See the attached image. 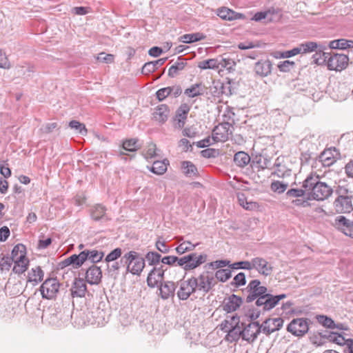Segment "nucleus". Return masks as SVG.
Instances as JSON below:
<instances>
[{
	"label": "nucleus",
	"instance_id": "f257e3e1",
	"mask_svg": "<svg viewBox=\"0 0 353 353\" xmlns=\"http://www.w3.org/2000/svg\"><path fill=\"white\" fill-rule=\"evenodd\" d=\"M248 293L246 302L250 303L256 300L255 305L258 307H262L263 311H269L274 308L279 302L286 297V294H281L274 296L267 292L265 286L261 285L258 279L251 281L246 288Z\"/></svg>",
	"mask_w": 353,
	"mask_h": 353
},
{
	"label": "nucleus",
	"instance_id": "f03ea898",
	"mask_svg": "<svg viewBox=\"0 0 353 353\" xmlns=\"http://www.w3.org/2000/svg\"><path fill=\"white\" fill-rule=\"evenodd\" d=\"M303 188L307 190V199L324 200L331 194V188L325 183L320 182L317 176H308Z\"/></svg>",
	"mask_w": 353,
	"mask_h": 353
},
{
	"label": "nucleus",
	"instance_id": "7ed1b4c3",
	"mask_svg": "<svg viewBox=\"0 0 353 353\" xmlns=\"http://www.w3.org/2000/svg\"><path fill=\"white\" fill-rule=\"evenodd\" d=\"M121 263L126 265L127 271L134 275H140L145 267V260L135 251H130L121 259Z\"/></svg>",
	"mask_w": 353,
	"mask_h": 353
},
{
	"label": "nucleus",
	"instance_id": "20e7f679",
	"mask_svg": "<svg viewBox=\"0 0 353 353\" xmlns=\"http://www.w3.org/2000/svg\"><path fill=\"white\" fill-rule=\"evenodd\" d=\"M205 253L190 252L181 256V268L185 272L194 270L207 261Z\"/></svg>",
	"mask_w": 353,
	"mask_h": 353
},
{
	"label": "nucleus",
	"instance_id": "39448f33",
	"mask_svg": "<svg viewBox=\"0 0 353 353\" xmlns=\"http://www.w3.org/2000/svg\"><path fill=\"white\" fill-rule=\"evenodd\" d=\"M197 291L209 292L216 284L214 275L210 272H203L198 276H192Z\"/></svg>",
	"mask_w": 353,
	"mask_h": 353
},
{
	"label": "nucleus",
	"instance_id": "423d86ee",
	"mask_svg": "<svg viewBox=\"0 0 353 353\" xmlns=\"http://www.w3.org/2000/svg\"><path fill=\"white\" fill-rule=\"evenodd\" d=\"M339 194L338 198L334 201V205L337 213H349L352 210L351 197L346 195L347 190L345 188H340L336 190Z\"/></svg>",
	"mask_w": 353,
	"mask_h": 353
},
{
	"label": "nucleus",
	"instance_id": "0eeeda50",
	"mask_svg": "<svg viewBox=\"0 0 353 353\" xmlns=\"http://www.w3.org/2000/svg\"><path fill=\"white\" fill-rule=\"evenodd\" d=\"M178 284L179 288L176 294L180 300H187L197 291L192 276L186 280H181Z\"/></svg>",
	"mask_w": 353,
	"mask_h": 353
},
{
	"label": "nucleus",
	"instance_id": "6e6552de",
	"mask_svg": "<svg viewBox=\"0 0 353 353\" xmlns=\"http://www.w3.org/2000/svg\"><path fill=\"white\" fill-rule=\"evenodd\" d=\"M59 283L57 279L50 278L46 279L40 287V292L43 299H52L54 298L59 292Z\"/></svg>",
	"mask_w": 353,
	"mask_h": 353
},
{
	"label": "nucleus",
	"instance_id": "1a4fd4ad",
	"mask_svg": "<svg viewBox=\"0 0 353 353\" xmlns=\"http://www.w3.org/2000/svg\"><path fill=\"white\" fill-rule=\"evenodd\" d=\"M251 270H255L260 274L268 276L272 274L274 268L264 258L256 256L252 259Z\"/></svg>",
	"mask_w": 353,
	"mask_h": 353
},
{
	"label": "nucleus",
	"instance_id": "9d476101",
	"mask_svg": "<svg viewBox=\"0 0 353 353\" xmlns=\"http://www.w3.org/2000/svg\"><path fill=\"white\" fill-rule=\"evenodd\" d=\"M347 330V325L342 323L336 324L334 321H332V343L339 345H346L347 346V342L351 339H346V334L343 332Z\"/></svg>",
	"mask_w": 353,
	"mask_h": 353
},
{
	"label": "nucleus",
	"instance_id": "9b49d317",
	"mask_svg": "<svg viewBox=\"0 0 353 353\" xmlns=\"http://www.w3.org/2000/svg\"><path fill=\"white\" fill-rule=\"evenodd\" d=\"M261 332L260 323L257 321L252 322L242 329V339L248 343H252Z\"/></svg>",
	"mask_w": 353,
	"mask_h": 353
},
{
	"label": "nucleus",
	"instance_id": "f8f14e48",
	"mask_svg": "<svg viewBox=\"0 0 353 353\" xmlns=\"http://www.w3.org/2000/svg\"><path fill=\"white\" fill-rule=\"evenodd\" d=\"M44 276V272L41 270V267L37 266L32 268L28 272L27 276V283L24 289L23 292L26 293L28 291L30 286L31 290L40 283Z\"/></svg>",
	"mask_w": 353,
	"mask_h": 353
},
{
	"label": "nucleus",
	"instance_id": "ddd939ff",
	"mask_svg": "<svg viewBox=\"0 0 353 353\" xmlns=\"http://www.w3.org/2000/svg\"><path fill=\"white\" fill-rule=\"evenodd\" d=\"M309 329L307 321L303 318L293 319L288 325L287 330L295 336H303Z\"/></svg>",
	"mask_w": 353,
	"mask_h": 353
},
{
	"label": "nucleus",
	"instance_id": "4468645a",
	"mask_svg": "<svg viewBox=\"0 0 353 353\" xmlns=\"http://www.w3.org/2000/svg\"><path fill=\"white\" fill-rule=\"evenodd\" d=\"M283 324V320L281 318L268 319L260 324L261 332L268 336L275 331L279 330Z\"/></svg>",
	"mask_w": 353,
	"mask_h": 353
},
{
	"label": "nucleus",
	"instance_id": "2eb2a0df",
	"mask_svg": "<svg viewBox=\"0 0 353 353\" xmlns=\"http://www.w3.org/2000/svg\"><path fill=\"white\" fill-rule=\"evenodd\" d=\"M230 125L223 123L216 125L212 131V139L214 142H224L228 139Z\"/></svg>",
	"mask_w": 353,
	"mask_h": 353
},
{
	"label": "nucleus",
	"instance_id": "dca6fc26",
	"mask_svg": "<svg viewBox=\"0 0 353 353\" xmlns=\"http://www.w3.org/2000/svg\"><path fill=\"white\" fill-rule=\"evenodd\" d=\"M163 266L159 268H154L148 274L147 277V283L149 287L154 288L159 283H161L163 279L164 272Z\"/></svg>",
	"mask_w": 353,
	"mask_h": 353
},
{
	"label": "nucleus",
	"instance_id": "f3484780",
	"mask_svg": "<svg viewBox=\"0 0 353 353\" xmlns=\"http://www.w3.org/2000/svg\"><path fill=\"white\" fill-rule=\"evenodd\" d=\"M232 321H234V325L228 330L225 336V340L230 343L237 341L240 337L242 338V327L239 325L240 316L236 314L233 315Z\"/></svg>",
	"mask_w": 353,
	"mask_h": 353
},
{
	"label": "nucleus",
	"instance_id": "a211bd4d",
	"mask_svg": "<svg viewBox=\"0 0 353 353\" xmlns=\"http://www.w3.org/2000/svg\"><path fill=\"white\" fill-rule=\"evenodd\" d=\"M243 303V299L241 297L232 294L228 298L225 299L223 303V310L228 312H233L237 310Z\"/></svg>",
	"mask_w": 353,
	"mask_h": 353
},
{
	"label": "nucleus",
	"instance_id": "6ab92c4d",
	"mask_svg": "<svg viewBox=\"0 0 353 353\" xmlns=\"http://www.w3.org/2000/svg\"><path fill=\"white\" fill-rule=\"evenodd\" d=\"M348 64L349 57L347 55L332 52V70L341 72L345 70Z\"/></svg>",
	"mask_w": 353,
	"mask_h": 353
},
{
	"label": "nucleus",
	"instance_id": "aec40b11",
	"mask_svg": "<svg viewBox=\"0 0 353 353\" xmlns=\"http://www.w3.org/2000/svg\"><path fill=\"white\" fill-rule=\"evenodd\" d=\"M102 271L95 265H91L85 272L86 281L90 285H97L101 282Z\"/></svg>",
	"mask_w": 353,
	"mask_h": 353
},
{
	"label": "nucleus",
	"instance_id": "412c9836",
	"mask_svg": "<svg viewBox=\"0 0 353 353\" xmlns=\"http://www.w3.org/2000/svg\"><path fill=\"white\" fill-rule=\"evenodd\" d=\"M190 110V106L187 103H182L177 109L174 120L178 128H182L184 126Z\"/></svg>",
	"mask_w": 353,
	"mask_h": 353
},
{
	"label": "nucleus",
	"instance_id": "4be33fe9",
	"mask_svg": "<svg viewBox=\"0 0 353 353\" xmlns=\"http://www.w3.org/2000/svg\"><path fill=\"white\" fill-rule=\"evenodd\" d=\"M85 261H87V255L82 251L79 254H72L65 259L63 261V264L65 266L72 265L74 268H78L81 267Z\"/></svg>",
	"mask_w": 353,
	"mask_h": 353
},
{
	"label": "nucleus",
	"instance_id": "5701e85b",
	"mask_svg": "<svg viewBox=\"0 0 353 353\" xmlns=\"http://www.w3.org/2000/svg\"><path fill=\"white\" fill-rule=\"evenodd\" d=\"M272 67L270 60H260L255 63L254 72L261 77H268L271 73Z\"/></svg>",
	"mask_w": 353,
	"mask_h": 353
},
{
	"label": "nucleus",
	"instance_id": "b1692460",
	"mask_svg": "<svg viewBox=\"0 0 353 353\" xmlns=\"http://www.w3.org/2000/svg\"><path fill=\"white\" fill-rule=\"evenodd\" d=\"M313 61L317 65L326 64L327 69L331 70V56L329 53H325L320 46L312 57Z\"/></svg>",
	"mask_w": 353,
	"mask_h": 353
},
{
	"label": "nucleus",
	"instance_id": "393cba45",
	"mask_svg": "<svg viewBox=\"0 0 353 353\" xmlns=\"http://www.w3.org/2000/svg\"><path fill=\"white\" fill-rule=\"evenodd\" d=\"M87 291V287L83 279H75L71 288V294L73 297H83Z\"/></svg>",
	"mask_w": 353,
	"mask_h": 353
},
{
	"label": "nucleus",
	"instance_id": "a878e982",
	"mask_svg": "<svg viewBox=\"0 0 353 353\" xmlns=\"http://www.w3.org/2000/svg\"><path fill=\"white\" fill-rule=\"evenodd\" d=\"M217 15L222 19L228 21H232L244 17L242 14L235 12L234 11L225 7L218 10Z\"/></svg>",
	"mask_w": 353,
	"mask_h": 353
},
{
	"label": "nucleus",
	"instance_id": "bb28decb",
	"mask_svg": "<svg viewBox=\"0 0 353 353\" xmlns=\"http://www.w3.org/2000/svg\"><path fill=\"white\" fill-rule=\"evenodd\" d=\"M170 110L167 105L161 104L157 107L153 113V117L156 121L163 123L168 118Z\"/></svg>",
	"mask_w": 353,
	"mask_h": 353
},
{
	"label": "nucleus",
	"instance_id": "cd10ccee",
	"mask_svg": "<svg viewBox=\"0 0 353 353\" xmlns=\"http://www.w3.org/2000/svg\"><path fill=\"white\" fill-rule=\"evenodd\" d=\"M187 62L185 59L179 57L178 61L175 62L168 70V76L174 78L179 74L180 72L184 70Z\"/></svg>",
	"mask_w": 353,
	"mask_h": 353
},
{
	"label": "nucleus",
	"instance_id": "c85d7f7f",
	"mask_svg": "<svg viewBox=\"0 0 353 353\" xmlns=\"http://www.w3.org/2000/svg\"><path fill=\"white\" fill-rule=\"evenodd\" d=\"M106 208L101 205V204H96L94 205L90 212L91 216L94 221H99V220H108L107 218L106 214Z\"/></svg>",
	"mask_w": 353,
	"mask_h": 353
},
{
	"label": "nucleus",
	"instance_id": "c756f323",
	"mask_svg": "<svg viewBox=\"0 0 353 353\" xmlns=\"http://www.w3.org/2000/svg\"><path fill=\"white\" fill-rule=\"evenodd\" d=\"M176 289L175 283L172 281L165 282L163 285H161L160 293L163 299H168L173 296Z\"/></svg>",
	"mask_w": 353,
	"mask_h": 353
},
{
	"label": "nucleus",
	"instance_id": "7c9ffc66",
	"mask_svg": "<svg viewBox=\"0 0 353 353\" xmlns=\"http://www.w3.org/2000/svg\"><path fill=\"white\" fill-rule=\"evenodd\" d=\"M12 261H21L26 259V249L23 244L16 245L11 252V256Z\"/></svg>",
	"mask_w": 353,
	"mask_h": 353
},
{
	"label": "nucleus",
	"instance_id": "2f4dec72",
	"mask_svg": "<svg viewBox=\"0 0 353 353\" xmlns=\"http://www.w3.org/2000/svg\"><path fill=\"white\" fill-rule=\"evenodd\" d=\"M234 161L238 167L244 168L250 163V157L246 152L239 151L234 154Z\"/></svg>",
	"mask_w": 353,
	"mask_h": 353
},
{
	"label": "nucleus",
	"instance_id": "473e14b6",
	"mask_svg": "<svg viewBox=\"0 0 353 353\" xmlns=\"http://www.w3.org/2000/svg\"><path fill=\"white\" fill-rule=\"evenodd\" d=\"M203 91L204 88L201 83H195L192 85L190 88L185 89L184 94L190 98H193L202 95L203 94Z\"/></svg>",
	"mask_w": 353,
	"mask_h": 353
},
{
	"label": "nucleus",
	"instance_id": "72a5a7b5",
	"mask_svg": "<svg viewBox=\"0 0 353 353\" xmlns=\"http://www.w3.org/2000/svg\"><path fill=\"white\" fill-rule=\"evenodd\" d=\"M353 48V41L340 39L332 40V50H346Z\"/></svg>",
	"mask_w": 353,
	"mask_h": 353
},
{
	"label": "nucleus",
	"instance_id": "f704fd0d",
	"mask_svg": "<svg viewBox=\"0 0 353 353\" xmlns=\"http://www.w3.org/2000/svg\"><path fill=\"white\" fill-rule=\"evenodd\" d=\"M83 252L87 255V260L90 261L93 263L101 261L104 256V252L102 251L85 250Z\"/></svg>",
	"mask_w": 353,
	"mask_h": 353
},
{
	"label": "nucleus",
	"instance_id": "c9c22d12",
	"mask_svg": "<svg viewBox=\"0 0 353 353\" xmlns=\"http://www.w3.org/2000/svg\"><path fill=\"white\" fill-rule=\"evenodd\" d=\"M198 67L202 70L219 69V62H218V59H210L203 60L199 62Z\"/></svg>",
	"mask_w": 353,
	"mask_h": 353
},
{
	"label": "nucleus",
	"instance_id": "e433bc0d",
	"mask_svg": "<svg viewBox=\"0 0 353 353\" xmlns=\"http://www.w3.org/2000/svg\"><path fill=\"white\" fill-rule=\"evenodd\" d=\"M12 263H14L12 271L15 274H19L26 271L29 264V260L28 259V258H26L21 261H13Z\"/></svg>",
	"mask_w": 353,
	"mask_h": 353
},
{
	"label": "nucleus",
	"instance_id": "4c0bfd02",
	"mask_svg": "<svg viewBox=\"0 0 353 353\" xmlns=\"http://www.w3.org/2000/svg\"><path fill=\"white\" fill-rule=\"evenodd\" d=\"M301 54H306L309 52H312L314 51H316V50L320 47V46L314 41H307L299 45Z\"/></svg>",
	"mask_w": 353,
	"mask_h": 353
},
{
	"label": "nucleus",
	"instance_id": "58836bf2",
	"mask_svg": "<svg viewBox=\"0 0 353 353\" xmlns=\"http://www.w3.org/2000/svg\"><path fill=\"white\" fill-rule=\"evenodd\" d=\"M197 244H192L190 241H183L176 248V252L179 255H182L187 252L193 251Z\"/></svg>",
	"mask_w": 353,
	"mask_h": 353
},
{
	"label": "nucleus",
	"instance_id": "ea45409f",
	"mask_svg": "<svg viewBox=\"0 0 353 353\" xmlns=\"http://www.w3.org/2000/svg\"><path fill=\"white\" fill-rule=\"evenodd\" d=\"M182 169L186 176H196L198 174L196 166L190 161H183Z\"/></svg>",
	"mask_w": 353,
	"mask_h": 353
},
{
	"label": "nucleus",
	"instance_id": "a19ab883",
	"mask_svg": "<svg viewBox=\"0 0 353 353\" xmlns=\"http://www.w3.org/2000/svg\"><path fill=\"white\" fill-rule=\"evenodd\" d=\"M232 276V272L228 269H220L216 271L214 274L215 280H218L221 282L227 281Z\"/></svg>",
	"mask_w": 353,
	"mask_h": 353
},
{
	"label": "nucleus",
	"instance_id": "79ce46f5",
	"mask_svg": "<svg viewBox=\"0 0 353 353\" xmlns=\"http://www.w3.org/2000/svg\"><path fill=\"white\" fill-rule=\"evenodd\" d=\"M274 167L276 168L273 174L276 175L278 177H284L286 174H290V170H287L285 166L281 165L280 159L277 158L275 163Z\"/></svg>",
	"mask_w": 353,
	"mask_h": 353
},
{
	"label": "nucleus",
	"instance_id": "37998d69",
	"mask_svg": "<svg viewBox=\"0 0 353 353\" xmlns=\"http://www.w3.org/2000/svg\"><path fill=\"white\" fill-rule=\"evenodd\" d=\"M150 170L154 174L159 175L163 174L167 170V163H165L164 161H156L153 163Z\"/></svg>",
	"mask_w": 353,
	"mask_h": 353
},
{
	"label": "nucleus",
	"instance_id": "c03bdc74",
	"mask_svg": "<svg viewBox=\"0 0 353 353\" xmlns=\"http://www.w3.org/2000/svg\"><path fill=\"white\" fill-rule=\"evenodd\" d=\"M305 195L307 196V190L304 188L303 189H298V188H292L289 190L286 194L285 196L287 199H292L294 198H299L304 196Z\"/></svg>",
	"mask_w": 353,
	"mask_h": 353
},
{
	"label": "nucleus",
	"instance_id": "a18cd8bd",
	"mask_svg": "<svg viewBox=\"0 0 353 353\" xmlns=\"http://www.w3.org/2000/svg\"><path fill=\"white\" fill-rule=\"evenodd\" d=\"M204 37L199 33L186 34L181 37V41L191 43L203 39Z\"/></svg>",
	"mask_w": 353,
	"mask_h": 353
},
{
	"label": "nucleus",
	"instance_id": "49530a36",
	"mask_svg": "<svg viewBox=\"0 0 353 353\" xmlns=\"http://www.w3.org/2000/svg\"><path fill=\"white\" fill-rule=\"evenodd\" d=\"M69 127L72 129L76 130L77 132L81 135L85 136L88 133V130L85 128V125L78 121H71L69 123Z\"/></svg>",
	"mask_w": 353,
	"mask_h": 353
},
{
	"label": "nucleus",
	"instance_id": "de8ad7c7",
	"mask_svg": "<svg viewBox=\"0 0 353 353\" xmlns=\"http://www.w3.org/2000/svg\"><path fill=\"white\" fill-rule=\"evenodd\" d=\"M145 259L150 265H155L161 261V256L156 252H148L145 255Z\"/></svg>",
	"mask_w": 353,
	"mask_h": 353
},
{
	"label": "nucleus",
	"instance_id": "09e8293b",
	"mask_svg": "<svg viewBox=\"0 0 353 353\" xmlns=\"http://www.w3.org/2000/svg\"><path fill=\"white\" fill-rule=\"evenodd\" d=\"M181 257L176 256H166L161 259V263L169 265L181 266Z\"/></svg>",
	"mask_w": 353,
	"mask_h": 353
},
{
	"label": "nucleus",
	"instance_id": "8fccbe9b",
	"mask_svg": "<svg viewBox=\"0 0 353 353\" xmlns=\"http://www.w3.org/2000/svg\"><path fill=\"white\" fill-rule=\"evenodd\" d=\"M138 140L136 139H130L125 140L123 143V148L125 150L129 151V152H134L136 151L139 148V145L137 144Z\"/></svg>",
	"mask_w": 353,
	"mask_h": 353
},
{
	"label": "nucleus",
	"instance_id": "3c124183",
	"mask_svg": "<svg viewBox=\"0 0 353 353\" xmlns=\"http://www.w3.org/2000/svg\"><path fill=\"white\" fill-rule=\"evenodd\" d=\"M318 335L319 336H316V338L319 341H314V343L317 344V345H322L326 343L327 341H331V331L330 330H325L323 332H319Z\"/></svg>",
	"mask_w": 353,
	"mask_h": 353
},
{
	"label": "nucleus",
	"instance_id": "603ef678",
	"mask_svg": "<svg viewBox=\"0 0 353 353\" xmlns=\"http://www.w3.org/2000/svg\"><path fill=\"white\" fill-rule=\"evenodd\" d=\"M288 187V184L279 181H273L271 183V190L279 194L284 192Z\"/></svg>",
	"mask_w": 353,
	"mask_h": 353
},
{
	"label": "nucleus",
	"instance_id": "864d4df0",
	"mask_svg": "<svg viewBox=\"0 0 353 353\" xmlns=\"http://www.w3.org/2000/svg\"><path fill=\"white\" fill-rule=\"evenodd\" d=\"M218 62H219V68H225L228 71L233 70L236 65L232 59L228 58H221L218 59Z\"/></svg>",
	"mask_w": 353,
	"mask_h": 353
},
{
	"label": "nucleus",
	"instance_id": "5fc2aeb1",
	"mask_svg": "<svg viewBox=\"0 0 353 353\" xmlns=\"http://www.w3.org/2000/svg\"><path fill=\"white\" fill-rule=\"evenodd\" d=\"M122 254L121 249L119 248H115L112 252H110L105 257V261L108 263L110 262L115 261L117 259H119Z\"/></svg>",
	"mask_w": 353,
	"mask_h": 353
},
{
	"label": "nucleus",
	"instance_id": "6e6d98bb",
	"mask_svg": "<svg viewBox=\"0 0 353 353\" xmlns=\"http://www.w3.org/2000/svg\"><path fill=\"white\" fill-rule=\"evenodd\" d=\"M251 261H243L234 263L232 264H230V268L231 269H243L247 270H251Z\"/></svg>",
	"mask_w": 353,
	"mask_h": 353
},
{
	"label": "nucleus",
	"instance_id": "4d7b16f0",
	"mask_svg": "<svg viewBox=\"0 0 353 353\" xmlns=\"http://www.w3.org/2000/svg\"><path fill=\"white\" fill-rule=\"evenodd\" d=\"M13 261L8 256H3L0 260V270L1 271H8L12 264Z\"/></svg>",
	"mask_w": 353,
	"mask_h": 353
},
{
	"label": "nucleus",
	"instance_id": "13d9d810",
	"mask_svg": "<svg viewBox=\"0 0 353 353\" xmlns=\"http://www.w3.org/2000/svg\"><path fill=\"white\" fill-rule=\"evenodd\" d=\"M17 70V74L18 75H22V76H30V72H33V67L26 65H19L16 68Z\"/></svg>",
	"mask_w": 353,
	"mask_h": 353
},
{
	"label": "nucleus",
	"instance_id": "bf43d9fd",
	"mask_svg": "<svg viewBox=\"0 0 353 353\" xmlns=\"http://www.w3.org/2000/svg\"><path fill=\"white\" fill-rule=\"evenodd\" d=\"M245 283V274L243 272H240L234 276L233 281L231 283V284L232 285H234L235 287H239L241 285H244Z\"/></svg>",
	"mask_w": 353,
	"mask_h": 353
},
{
	"label": "nucleus",
	"instance_id": "052dcab7",
	"mask_svg": "<svg viewBox=\"0 0 353 353\" xmlns=\"http://www.w3.org/2000/svg\"><path fill=\"white\" fill-rule=\"evenodd\" d=\"M119 268L120 263L117 261H113L112 264L108 263L107 265L108 272L111 276H116L119 274Z\"/></svg>",
	"mask_w": 353,
	"mask_h": 353
},
{
	"label": "nucleus",
	"instance_id": "680f3d73",
	"mask_svg": "<svg viewBox=\"0 0 353 353\" xmlns=\"http://www.w3.org/2000/svg\"><path fill=\"white\" fill-rule=\"evenodd\" d=\"M156 145L151 143L148 144V148L145 152L143 153V156L145 159H152L156 157Z\"/></svg>",
	"mask_w": 353,
	"mask_h": 353
},
{
	"label": "nucleus",
	"instance_id": "e2e57ef3",
	"mask_svg": "<svg viewBox=\"0 0 353 353\" xmlns=\"http://www.w3.org/2000/svg\"><path fill=\"white\" fill-rule=\"evenodd\" d=\"M294 65V62L290 61L288 60L281 61L279 65L278 68L281 72H289L291 68H292Z\"/></svg>",
	"mask_w": 353,
	"mask_h": 353
},
{
	"label": "nucleus",
	"instance_id": "0e129e2a",
	"mask_svg": "<svg viewBox=\"0 0 353 353\" xmlns=\"http://www.w3.org/2000/svg\"><path fill=\"white\" fill-rule=\"evenodd\" d=\"M209 266L212 269L222 268L227 265L230 267V261L228 260H216L210 263Z\"/></svg>",
	"mask_w": 353,
	"mask_h": 353
},
{
	"label": "nucleus",
	"instance_id": "69168bd1",
	"mask_svg": "<svg viewBox=\"0 0 353 353\" xmlns=\"http://www.w3.org/2000/svg\"><path fill=\"white\" fill-rule=\"evenodd\" d=\"M97 59L101 62L110 63L113 61L114 58L113 55L110 54H105V52H101L98 54Z\"/></svg>",
	"mask_w": 353,
	"mask_h": 353
},
{
	"label": "nucleus",
	"instance_id": "338daca9",
	"mask_svg": "<svg viewBox=\"0 0 353 353\" xmlns=\"http://www.w3.org/2000/svg\"><path fill=\"white\" fill-rule=\"evenodd\" d=\"M238 200L239 202V204L245 209L250 210L252 208V205H254L252 202H248L246 201V198L244 196V194H241L238 196Z\"/></svg>",
	"mask_w": 353,
	"mask_h": 353
},
{
	"label": "nucleus",
	"instance_id": "774afa93",
	"mask_svg": "<svg viewBox=\"0 0 353 353\" xmlns=\"http://www.w3.org/2000/svg\"><path fill=\"white\" fill-rule=\"evenodd\" d=\"M156 94L159 101H163L167 97L170 95V89L168 87L161 88L157 92Z\"/></svg>",
	"mask_w": 353,
	"mask_h": 353
}]
</instances>
